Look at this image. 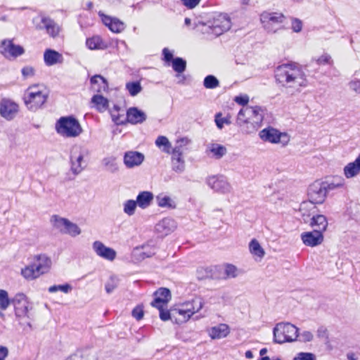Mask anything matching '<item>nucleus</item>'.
<instances>
[{"label": "nucleus", "instance_id": "1", "mask_svg": "<svg viewBox=\"0 0 360 360\" xmlns=\"http://www.w3.org/2000/svg\"><path fill=\"white\" fill-rule=\"evenodd\" d=\"M275 78L290 95L301 91L303 87L307 86V79L302 70L292 64H283L276 68Z\"/></svg>", "mask_w": 360, "mask_h": 360}, {"label": "nucleus", "instance_id": "2", "mask_svg": "<svg viewBox=\"0 0 360 360\" xmlns=\"http://www.w3.org/2000/svg\"><path fill=\"white\" fill-rule=\"evenodd\" d=\"M264 110L258 106H243L239 111L236 123L243 133L251 134L257 131L264 118Z\"/></svg>", "mask_w": 360, "mask_h": 360}, {"label": "nucleus", "instance_id": "3", "mask_svg": "<svg viewBox=\"0 0 360 360\" xmlns=\"http://www.w3.org/2000/svg\"><path fill=\"white\" fill-rule=\"evenodd\" d=\"M154 299L151 305L159 310V316L162 321H167L172 320L177 323V319L175 318V314H180V309H167V304L172 299L170 290L167 288H160L153 292Z\"/></svg>", "mask_w": 360, "mask_h": 360}, {"label": "nucleus", "instance_id": "4", "mask_svg": "<svg viewBox=\"0 0 360 360\" xmlns=\"http://www.w3.org/2000/svg\"><path fill=\"white\" fill-rule=\"evenodd\" d=\"M48 96L49 94L46 88L37 84L31 86L27 89L23 100L29 110L35 111L46 102Z\"/></svg>", "mask_w": 360, "mask_h": 360}, {"label": "nucleus", "instance_id": "5", "mask_svg": "<svg viewBox=\"0 0 360 360\" xmlns=\"http://www.w3.org/2000/svg\"><path fill=\"white\" fill-rule=\"evenodd\" d=\"M55 129L59 135L66 138L77 137L83 131L78 120L72 115L60 117L56 122Z\"/></svg>", "mask_w": 360, "mask_h": 360}, {"label": "nucleus", "instance_id": "6", "mask_svg": "<svg viewBox=\"0 0 360 360\" xmlns=\"http://www.w3.org/2000/svg\"><path fill=\"white\" fill-rule=\"evenodd\" d=\"M34 263L22 269V276L27 280H34L41 274L47 273L51 266V259L46 255H39L34 257Z\"/></svg>", "mask_w": 360, "mask_h": 360}, {"label": "nucleus", "instance_id": "7", "mask_svg": "<svg viewBox=\"0 0 360 360\" xmlns=\"http://www.w3.org/2000/svg\"><path fill=\"white\" fill-rule=\"evenodd\" d=\"M299 329L290 323H278L274 328V341L278 344L293 342L298 338Z\"/></svg>", "mask_w": 360, "mask_h": 360}, {"label": "nucleus", "instance_id": "8", "mask_svg": "<svg viewBox=\"0 0 360 360\" xmlns=\"http://www.w3.org/2000/svg\"><path fill=\"white\" fill-rule=\"evenodd\" d=\"M328 191L322 181H316L308 188L309 202H304L301 205V209H305L308 205L321 204L327 196Z\"/></svg>", "mask_w": 360, "mask_h": 360}, {"label": "nucleus", "instance_id": "9", "mask_svg": "<svg viewBox=\"0 0 360 360\" xmlns=\"http://www.w3.org/2000/svg\"><path fill=\"white\" fill-rule=\"evenodd\" d=\"M156 146L162 151L172 155V167L173 170L178 172L180 169V146L172 148L168 139L164 136H159L155 141Z\"/></svg>", "mask_w": 360, "mask_h": 360}, {"label": "nucleus", "instance_id": "10", "mask_svg": "<svg viewBox=\"0 0 360 360\" xmlns=\"http://www.w3.org/2000/svg\"><path fill=\"white\" fill-rule=\"evenodd\" d=\"M89 154V150L80 146H75L72 147L70 155V170L75 176L79 174L86 167L82 165L84 162V157Z\"/></svg>", "mask_w": 360, "mask_h": 360}, {"label": "nucleus", "instance_id": "11", "mask_svg": "<svg viewBox=\"0 0 360 360\" xmlns=\"http://www.w3.org/2000/svg\"><path fill=\"white\" fill-rule=\"evenodd\" d=\"M259 136L264 141L271 143H281L283 146H286L290 140L287 134L281 133L271 127L260 131Z\"/></svg>", "mask_w": 360, "mask_h": 360}, {"label": "nucleus", "instance_id": "12", "mask_svg": "<svg viewBox=\"0 0 360 360\" xmlns=\"http://www.w3.org/2000/svg\"><path fill=\"white\" fill-rule=\"evenodd\" d=\"M203 307V301L200 297L193 296L191 300L181 303V322L187 321L192 315L199 311Z\"/></svg>", "mask_w": 360, "mask_h": 360}, {"label": "nucleus", "instance_id": "13", "mask_svg": "<svg viewBox=\"0 0 360 360\" xmlns=\"http://www.w3.org/2000/svg\"><path fill=\"white\" fill-rule=\"evenodd\" d=\"M231 27L229 17L226 14L220 13L217 15L209 25L210 31H207L215 36H219L228 31Z\"/></svg>", "mask_w": 360, "mask_h": 360}, {"label": "nucleus", "instance_id": "14", "mask_svg": "<svg viewBox=\"0 0 360 360\" xmlns=\"http://www.w3.org/2000/svg\"><path fill=\"white\" fill-rule=\"evenodd\" d=\"M260 19L268 32H276V29L274 28V25L283 23L285 20V16L278 12H264L262 13Z\"/></svg>", "mask_w": 360, "mask_h": 360}, {"label": "nucleus", "instance_id": "15", "mask_svg": "<svg viewBox=\"0 0 360 360\" xmlns=\"http://www.w3.org/2000/svg\"><path fill=\"white\" fill-rule=\"evenodd\" d=\"M11 304L15 309V314L18 318L27 316L29 302L23 293H18L11 299Z\"/></svg>", "mask_w": 360, "mask_h": 360}, {"label": "nucleus", "instance_id": "16", "mask_svg": "<svg viewBox=\"0 0 360 360\" xmlns=\"http://www.w3.org/2000/svg\"><path fill=\"white\" fill-rule=\"evenodd\" d=\"M207 185L214 191L220 193H229L231 186L227 179L223 176H212L207 179Z\"/></svg>", "mask_w": 360, "mask_h": 360}, {"label": "nucleus", "instance_id": "17", "mask_svg": "<svg viewBox=\"0 0 360 360\" xmlns=\"http://www.w3.org/2000/svg\"><path fill=\"white\" fill-rule=\"evenodd\" d=\"M0 52L6 58H16L22 55L25 50L22 46L14 44L12 40L4 39L0 46Z\"/></svg>", "mask_w": 360, "mask_h": 360}, {"label": "nucleus", "instance_id": "18", "mask_svg": "<svg viewBox=\"0 0 360 360\" xmlns=\"http://www.w3.org/2000/svg\"><path fill=\"white\" fill-rule=\"evenodd\" d=\"M18 112V105L8 98H3L0 102V115L7 120H13Z\"/></svg>", "mask_w": 360, "mask_h": 360}, {"label": "nucleus", "instance_id": "19", "mask_svg": "<svg viewBox=\"0 0 360 360\" xmlns=\"http://www.w3.org/2000/svg\"><path fill=\"white\" fill-rule=\"evenodd\" d=\"M323 238V233L314 229L312 231H307L301 234L302 243L309 247H316L321 245Z\"/></svg>", "mask_w": 360, "mask_h": 360}, {"label": "nucleus", "instance_id": "20", "mask_svg": "<svg viewBox=\"0 0 360 360\" xmlns=\"http://www.w3.org/2000/svg\"><path fill=\"white\" fill-rule=\"evenodd\" d=\"M37 27L39 30H45L46 33L52 38L58 37L60 31V26L49 17H42L41 24Z\"/></svg>", "mask_w": 360, "mask_h": 360}, {"label": "nucleus", "instance_id": "21", "mask_svg": "<svg viewBox=\"0 0 360 360\" xmlns=\"http://www.w3.org/2000/svg\"><path fill=\"white\" fill-rule=\"evenodd\" d=\"M103 23L107 26L112 32L115 33L121 32L124 29V24L116 18L104 14L102 11L98 12Z\"/></svg>", "mask_w": 360, "mask_h": 360}, {"label": "nucleus", "instance_id": "22", "mask_svg": "<svg viewBox=\"0 0 360 360\" xmlns=\"http://www.w3.org/2000/svg\"><path fill=\"white\" fill-rule=\"evenodd\" d=\"M92 247L96 255L103 259L112 261L116 257V252L112 248L106 247L99 240L95 241Z\"/></svg>", "mask_w": 360, "mask_h": 360}, {"label": "nucleus", "instance_id": "23", "mask_svg": "<svg viewBox=\"0 0 360 360\" xmlns=\"http://www.w3.org/2000/svg\"><path fill=\"white\" fill-rule=\"evenodd\" d=\"M146 120V115L144 112L136 107L129 108L126 112V122L136 124L143 123Z\"/></svg>", "mask_w": 360, "mask_h": 360}, {"label": "nucleus", "instance_id": "24", "mask_svg": "<svg viewBox=\"0 0 360 360\" xmlns=\"http://www.w3.org/2000/svg\"><path fill=\"white\" fill-rule=\"evenodd\" d=\"M162 59L165 62V66L172 65L176 72V76L180 75V57L174 58L173 53L167 48H164Z\"/></svg>", "mask_w": 360, "mask_h": 360}, {"label": "nucleus", "instance_id": "25", "mask_svg": "<svg viewBox=\"0 0 360 360\" xmlns=\"http://www.w3.org/2000/svg\"><path fill=\"white\" fill-rule=\"evenodd\" d=\"M144 160V155L137 151H128L124 156V163L127 168L140 165Z\"/></svg>", "mask_w": 360, "mask_h": 360}, {"label": "nucleus", "instance_id": "26", "mask_svg": "<svg viewBox=\"0 0 360 360\" xmlns=\"http://www.w3.org/2000/svg\"><path fill=\"white\" fill-rule=\"evenodd\" d=\"M176 223L171 218H164L155 226L157 233L161 236H167L176 229Z\"/></svg>", "mask_w": 360, "mask_h": 360}, {"label": "nucleus", "instance_id": "27", "mask_svg": "<svg viewBox=\"0 0 360 360\" xmlns=\"http://www.w3.org/2000/svg\"><path fill=\"white\" fill-rule=\"evenodd\" d=\"M91 89L97 93L106 92L108 90V83L105 78L101 75H95L90 79Z\"/></svg>", "mask_w": 360, "mask_h": 360}, {"label": "nucleus", "instance_id": "28", "mask_svg": "<svg viewBox=\"0 0 360 360\" xmlns=\"http://www.w3.org/2000/svg\"><path fill=\"white\" fill-rule=\"evenodd\" d=\"M230 333V328L227 324L219 323L212 327L208 330L210 337L213 339H221L226 338Z\"/></svg>", "mask_w": 360, "mask_h": 360}, {"label": "nucleus", "instance_id": "29", "mask_svg": "<svg viewBox=\"0 0 360 360\" xmlns=\"http://www.w3.org/2000/svg\"><path fill=\"white\" fill-rule=\"evenodd\" d=\"M224 273L214 277L215 279L234 278L243 274V271L231 264H225L222 267Z\"/></svg>", "mask_w": 360, "mask_h": 360}, {"label": "nucleus", "instance_id": "30", "mask_svg": "<svg viewBox=\"0 0 360 360\" xmlns=\"http://www.w3.org/2000/svg\"><path fill=\"white\" fill-rule=\"evenodd\" d=\"M360 173V154L358 155L356 159L352 162L348 163L344 167V174L346 178L351 179L357 176Z\"/></svg>", "mask_w": 360, "mask_h": 360}, {"label": "nucleus", "instance_id": "31", "mask_svg": "<svg viewBox=\"0 0 360 360\" xmlns=\"http://www.w3.org/2000/svg\"><path fill=\"white\" fill-rule=\"evenodd\" d=\"M153 198L154 195L152 192L145 191L138 194L136 202L140 208L146 209L151 205Z\"/></svg>", "mask_w": 360, "mask_h": 360}, {"label": "nucleus", "instance_id": "32", "mask_svg": "<svg viewBox=\"0 0 360 360\" xmlns=\"http://www.w3.org/2000/svg\"><path fill=\"white\" fill-rule=\"evenodd\" d=\"M221 268L218 266L214 267H199L196 270V276L198 280H204L208 278L215 279L214 277H217L215 275V272H219Z\"/></svg>", "mask_w": 360, "mask_h": 360}, {"label": "nucleus", "instance_id": "33", "mask_svg": "<svg viewBox=\"0 0 360 360\" xmlns=\"http://www.w3.org/2000/svg\"><path fill=\"white\" fill-rule=\"evenodd\" d=\"M63 56L58 51L53 49H46L44 53V63L48 66L53 65L62 61Z\"/></svg>", "mask_w": 360, "mask_h": 360}, {"label": "nucleus", "instance_id": "34", "mask_svg": "<svg viewBox=\"0 0 360 360\" xmlns=\"http://www.w3.org/2000/svg\"><path fill=\"white\" fill-rule=\"evenodd\" d=\"M310 226L315 227L314 230L320 231L322 233L326 231L328 227V221L323 214L313 216L311 219Z\"/></svg>", "mask_w": 360, "mask_h": 360}, {"label": "nucleus", "instance_id": "35", "mask_svg": "<svg viewBox=\"0 0 360 360\" xmlns=\"http://www.w3.org/2000/svg\"><path fill=\"white\" fill-rule=\"evenodd\" d=\"M207 150L216 159L221 158L226 153V148L219 143H210L207 147Z\"/></svg>", "mask_w": 360, "mask_h": 360}, {"label": "nucleus", "instance_id": "36", "mask_svg": "<svg viewBox=\"0 0 360 360\" xmlns=\"http://www.w3.org/2000/svg\"><path fill=\"white\" fill-rule=\"evenodd\" d=\"M157 204L160 207L174 209L176 207V202L169 196L160 193L156 196Z\"/></svg>", "mask_w": 360, "mask_h": 360}, {"label": "nucleus", "instance_id": "37", "mask_svg": "<svg viewBox=\"0 0 360 360\" xmlns=\"http://www.w3.org/2000/svg\"><path fill=\"white\" fill-rule=\"evenodd\" d=\"M250 252L255 257L262 259L264 257L265 251L256 239H252L249 243Z\"/></svg>", "mask_w": 360, "mask_h": 360}, {"label": "nucleus", "instance_id": "38", "mask_svg": "<svg viewBox=\"0 0 360 360\" xmlns=\"http://www.w3.org/2000/svg\"><path fill=\"white\" fill-rule=\"evenodd\" d=\"M328 193L331 191L342 188L345 185V179L341 176H335L331 181H323Z\"/></svg>", "mask_w": 360, "mask_h": 360}, {"label": "nucleus", "instance_id": "39", "mask_svg": "<svg viewBox=\"0 0 360 360\" xmlns=\"http://www.w3.org/2000/svg\"><path fill=\"white\" fill-rule=\"evenodd\" d=\"M69 220L65 218L59 217L58 215H53L51 218V222L53 226L58 229L60 233H64L66 230Z\"/></svg>", "mask_w": 360, "mask_h": 360}, {"label": "nucleus", "instance_id": "40", "mask_svg": "<svg viewBox=\"0 0 360 360\" xmlns=\"http://www.w3.org/2000/svg\"><path fill=\"white\" fill-rule=\"evenodd\" d=\"M91 102L94 103L96 108L100 112H103L108 107V100L101 95H94L91 98Z\"/></svg>", "mask_w": 360, "mask_h": 360}, {"label": "nucleus", "instance_id": "41", "mask_svg": "<svg viewBox=\"0 0 360 360\" xmlns=\"http://www.w3.org/2000/svg\"><path fill=\"white\" fill-rule=\"evenodd\" d=\"M102 163L111 173H115L118 170V166L116 162V159L114 157H107L103 158L102 160Z\"/></svg>", "mask_w": 360, "mask_h": 360}, {"label": "nucleus", "instance_id": "42", "mask_svg": "<svg viewBox=\"0 0 360 360\" xmlns=\"http://www.w3.org/2000/svg\"><path fill=\"white\" fill-rule=\"evenodd\" d=\"M126 89L131 96H135L142 90V86L139 81L130 82L126 84Z\"/></svg>", "mask_w": 360, "mask_h": 360}, {"label": "nucleus", "instance_id": "43", "mask_svg": "<svg viewBox=\"0 0 360 360\" xmlns=\"http://www.w3.org/2000/svg\"><path fill=\"white\" fill-rule=\"evenodd\" d=\"M102 44V39H101V37L98 36H95L91 38H88L86 41V46L91 50L101 49Z\"/></svg>", "mask_w": 360, "mask_h": 360}, {"label": "nucleus", "instance_id": "44", "mask_svg": "<svg viewBox=\"0 0 360 360\" xmlns=\"http://www.w3.org/2000/svg\"><path fill=\"white\" fill-rule=\"evenodd\" d=\"M137 206L136 200H127L123 204V211L127 215L132 216L134 214Z\"/></svg>", "mask_w": 360, "mask_h": 360}, {"label": "nucleus", "instance_id": "45", "mask_svg": "<svg viewBox=\"0 0 360 360\" xmlns=\"http://www.w3.org/2000/svg\"><path fill=\"white\" fill-rule=\"evenodd\" d=\"M11 304V299H9L8 292L5 290H0V309L6 310Z\"/></svg>", "mask_w": 360, "mask_h": 360}, {"label": "nucleus", "instance_id": "46", "mask_svg": "<svg viewBox=\"0 0 360 360\" xmlns=\"http://www.w3.org/2000/svg\"><path fill=\"white\" fill-rule=\"evenodd\" d=\"M65 234H69L71 236H77L81 233L80 228L70 221H68L66 230L64 231Z\"/></svg>", "mask_w": 360, "mask_h": 360}, {"label": "nucleus", "instance_id": "47", "mask_svg": "<svg viewBox=\"0 0 360 360\" xmlns=\"http://www.w3.org/2000/svg\"><path fill=\"white\" fill-rule=\"evenodd\" d=\"M120 110V107L117 105H114L113 110H110L111 117L112 121L116 124H123L125 123V121L121 119L122 115H120L118 112Z\"/></svg>", "mask_w": 360, "mask_h": 360}, {"label": "nucleus", "instance_id": "48", "mask_svg": "<svg viewBox=\"0 0 360 360\" xmlns=\"http://www.w3.org/2000/svg\"><path fill=\"white\" fill-rule=\"evenodd\" d=\"M203 84L207 89H214L219 85V82L214 76L208 75L204 79Z\"/></svg>", "mask_w": 360, "mask_h": 360}, {"label": "nucleus", "instance_id": "49", "mask_svg": "<svg viewBox=\"0 0 360 360\" xmlns=\"http://www.w3.org/2000/svg\"><path fill=\"white\" fill-rule=\"evenodd\" d=\"M72 290V286L65 283L64 285H54L49 288V292L51 293L56 292L58 290L63 292L64 293H68Z\"/></svg>", "mask_w": 360, "mask_h": 360}, {"label": "nucleus", "instance_id": "50", "mask_svg": "<svg viewBox=\"0 0 360 360\" xmlns=\"http://www.w3.org/2000/svg\"><path fill=\"white\" fill-rule=\"evenodd\" d=\"M65 360H98L94 354L88 353L82 355L73 354L67 358Z\"/></svg>", "mask_w": 360, "mask_h": 360}, {"label": "nucleus", "instance_id": "51", "mask_svg": "<svg viewBox=\"0 0 360 360\" xmlns=\"http://www.w3.org/2000/svg\"><path fill=\"white\" fill-rule=\"evenodd\" d=\"M293 360H316V356L309 352H300L294 357Z\"/></svg>", "mask_w": 360, "mask_h": 360}, {"label": "nucleus", "instance_id": "52", "mask_svg": "<svg viewBox=\"0 0 360 360\" xmlns=\"http://www.w3.org/2000/svg\"><path fill=\"white\" fill-rule=\"evenodd\" d=\"M24 79L33 77L35 73V70L32 66H25L21 70Z\"/></svg>", "mask_w": 360, "mask_h": 360}, {"label": "nucleus", "instance_id": "53", "mask_svg": "<svg viewBox=\"0 0 360 360\" xmlns=\"http://www.w3.org/2000/svg\"><path fill=\"white\" fill-rule=\"evenodd\" d=\"M349 87L351 90L357 94H360V79H355L351 80L349 84Z\"/></svg>", "mask_w": 360, "mask_h": 360}, {"label": "nucleus", "instance_id": "54", "mask_svg": "<svg viewBox=\"0 0 360 360\" xmlns=\"http://www.w3.org/2000/svg\"><path fill=\"white\" fill-rule=\"evenodd\" d=\"M117 286V281L111 277L110 280L108 281L105 284V288L107 293H111Z\"/></svg>", "mask_w": 360, "mask_h": 360}, {"label": "nucleus", "instance_id": "55", "mask_svg": "<svg viewBox=\"0 0 360 360\" xmlns=\"http://www.w3.org/2000/svg\"><path fill=\"white\" fill-rule=\"evenodd\" d=\"M215 122L218 128L221 129L224 124H229L228 118L221 117V114H217L215 116Z\"/></svg>", "mask_w": 360, "mask_h": 360}, {"label": "nucleus", "instance_id": "56", "mask_svg": "<svg viewBox=\"0 0 360 360\" xmlns=\"http://www.w3.org/2000/svg\"><path fill=\"white\" fill-rule=\"evenodd\" d=\"M292 29L295 32H300L302 29V22L297 18H293L292 20Z\"/></svg>", "mask_w": 360, "mask_h": 360}, {"label": "nucleus", "instance_id": "57", "mask_svg": "<svg viewBox=\"0 0 360 360\" xmlns=\"http://www.w3.org/2000/svg\"><path fill=\"white\" fill-rule=\"evenodd\" d=\"M313 334L309 331H304L300 335V341L306 342H310L313 339Z\"/></svg>", "mask_w": 360, "mask_h": 360}, {"label": "nucleus", "instance_id": "58", "mask_svg": "<svg viewBox=\"0 0 360 360\" xmlns=\"http://www.w3.org/2000/svg\"><path fill=\"white\" fill-rule=\"evenodd\" d=\"M201 0H181L183 4L188 9L195 8L200 2Z\"/></svg>", "mask_w": 360, "mask_h": 360}, {"label": "nucleus", "instance_id": "59", "mask_svg": "<svg viewBox=\"0 0 360 360\" xmlns=\"http://www.w3.org/2000/svg\"><path fill=\"white\" fill-rule=\"evenodd\" d=\"M330 56H329L328 54H323L321 56H320L316 61L319 65H323L330 63Z\"/></svg>", "mask_w": 360, "mask_h": 360}, {"label": "nucleus", "instance_id": "60", "mask_svg": "<svg viewBox=\"0 0 360 360\" xmlns=\"http://www.w3.org/2000/svg\"><path fill=\"white\" fill-rule=\"evenodd\" d=\"M132 316L136 320L139 321L143 317V311L141 309L136 307L132 310Z\"/></svg>", "mask_w": 360, "mask_h": 360}, {"label": "nucleus", "instance_id": "61", "mask_svg": "<svg viewBox=\"0 0 360 360\" xmlns=\"http://www.w3.org/2000/svg\"><path fill=\"white\" fill-rule=\"evenodd\" d=\"M235 101L238 104L247 106L246 105L249 101V97L248 96H236L235 98Z\"/></svg>", "mask_w": 360, "mask_h": 360}, {"label": "nucleus", "instance_id": "62", "mask_svg": "<svg viewBox=\"0 0 360 360\" xmlns=\"http://www.w3.org/2000/svg\"><path fill=\"white\" fill-rule=\"evenodd\" d=\"M136 250H141L139 248H136ZM154 254L155 252L153 250H150L148 251H140L139 256L142 259H144L145 258L152 257Z\"/></svg>", "mask_w": 360, "mask_h": 360}, {"label": "nucleus", "instance_id": "63", "mask_svg": "<svg viewBox=\"0 0 360 360\" xmlns=\"http://www.w3.org/2000/svg\"><path fill=\"white\" fill-rule=\"evenodd\" d=\"M8 354V350L6 347H0V360H5Z\"/></svg>", "mask_w": 360, "mask_h": 360}, {"label": "nucleus", "instance_id": "64", "mask_svg": "<svg viewBox=\"0 0 360 360\" xmlns=\"http://www.w3.org/2000/svg\"><path fill=\"white\" fill-rule=\"evenodd\" d=\"M191 142V141L187 137L181 138V147L189 145Z\"/></svg>", "mask_w": 360, "mask_h": 360}]
</instances>
